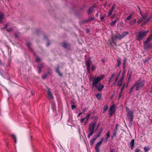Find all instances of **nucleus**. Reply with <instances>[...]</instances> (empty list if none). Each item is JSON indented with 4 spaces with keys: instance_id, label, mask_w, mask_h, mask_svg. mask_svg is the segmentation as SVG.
Listing matches in <instances>:
<instances>
[{
    "instance_id": "nucleus-61",
    "label": "nucleus",
    "mask_w": 152,
    "mask_h": 152,
    "mask_svg": "<svg viewBox=\"0 0 152 152\" xmlns=\"http://www.w3.org/2000/svg\"><path fill=\"white\" fill-rule=\"evenodd\" d=\"M38 72L39 73V74H40L41 73V69H40V68H38Z\"/></svg>"
},
{
    "instance_id": "nucleus-51",
    "label": "nucleus",
    "mask_w": 152,
    "mask_h": 152,
    "mask_svg": "<svg viewBox=\"0 0 152 152\" xmlns=\"http://www.w3.org/2000/svg\"><path fill=\"white\" fill-rule=\"evenodd\" d=\"M116 6V4H113L111 8L114 10L115 8V7Z\"/></svg>"
},
{
    "instance_id": "nucleus-10",
    "label": "nucleus",
    "mask_w": 152,
    "mask_h": 152,
    "mask_svg": "<svg viewBox=\"0 0 152 152\" xmlns=\"http://www.w3.org/2000/svg\"><path fill=\"white\" fill-rule=\"evenodd\" d=\"M124 77L123 75H122L121 77L119 80L118 81L117 83V86L119 87L121 86L122 83L124 82Z\"/></svg>"
},
{
    "instance_id": "nucleus-44",
    "label": "nucleus",
    "mask_w": 152,
    "mask_h": 152,
    "mask_svg": "<svg viewBox=\"0 0 152 152\" xmlns=\"http://www.w3.org/2000/svg\"><path fill=\"white\" fill-rule=\"evenodd\" d=\"M9 24V23H8L7 24L5 25V26L4 27L2 28L1 29H5V28H7V26H8Z\"/></svg>"
},
{
    "instance_id": "nucleus-1",
    "label": "nucleus",
    "mask_w": 152,
    "mask_h": 152,
    "mask_svg": "<svg viewBox=\"0 0 152 152\" xmlns=\"http://www.w3.org/2000/svg\"><path fill=\"white\" fill-rule=\"evenodd\" d=\"M145 82L144 80L141 78L136 81L134 84L135 90L137 91L141 90L144 86Z\"/></svg>"
},
{
    "instance_id": "nucleus-16",
    "label": "nucleus",
    "mask_w": 152,
    "mask_h": 152,
    "mask_svg": "<svg viewBox=\"0 0 152 152\" xmlns=\"http://www.w3.org/2000/svg\"><path fill=\"white\" fill-rule=\"evenodd\" d=\"M103 129L102 127L99 130V132L97 133L96 136V137H97V138L99 137L100 136V134L103 131Z\"/></svg>"
},
{
    "instance_id": "nucleus-15",
    "label": "nucleus",
    "mask_w": 152,
    "mask_h": 152,
    "mask_svg": "<svg viewBox=\"0 0 152 152\" xmlns=\"http://www.w3.org/2000/svg\"><path fill=\"white\" fill-rule=\"evenodd\" d=\"M95 18L94 17H91L89 18L87 20H84L83 21V23H88L89 22L92 21L93 20H94Z\"/></svg>"
},
{
    "instance_id": "nucleus-35",
    "label": "nucleus",
    "mask_w": 152,
    "mask_h": 152,
    "mask_svg": "<svg viewBox=\"0 0 152 152\" xmlns=\"http://www.w3.org/2000/svg\"><path fill=\"white\" fill-rule=\"evenodd\" d=\"M106 14H104L103 16L100 17V20L101 21H102L104 20V18L106 16Z\"/></svg>"
},
{
    "instance_id": "nucleus-45",
    "label": "nucleus",
    "mask_w": 152,
    "mask_h": 152,
    "mask_svg": "<svg viewBox=\"0 0 152 152\" xmlns=\"http://www.w3.org/2000/svg\"><path fill=\"white\" fill-rule=\"evenodd\" d=\"M147 23L145 21H144L142 24H141V26H143L145 25Z\"/></svg>"
},
{
    "instance_id": "nucleus-23",
    "label": "nucleus",
    "mask_w": 152,
    "mask_h": 152,
    "mask_svg": "<svg viewBox=\"0 0 152 152\" xmlns=\"http://www.w3.org/2000/svg\"><path fill=\"white\" fill-rule=\"evenodd\" d=\"M140 13L141 16L142 18L143 19H145L146 18L148 15V14L147 13H145L144 15H142L141 12H140Z\"/></svg>"
},
{
    "instance_id": "nucleus-19",
    "label": "nucleus",
    "mask_w": 152,
    "mask_h": 152,
    "mask_svg": "<svg viewBox=\"0 0 152 152\" xmlns=\"http://www.w3.org/2000/svg\"><path fill=\"white\" fill-rule=\"evenodd\" d=\"M152 38L150 37H149L143 43V45H145L148 43V42Z\"/></svg>"
},
{
    "instance_id": "nucleus-29",
    "label": "nucleus",
    "mask_w": 152,
    "mask_h": 152,
    "mask_svg": "<svg viewBox=\"0 0 152 152\" xmlns=\"http://www.w3.org/2000/svg\"><path fill=\"white\" fill-rule=\"evenodd\" d=\"M11 137L12 139L14 140L15 143H17V140L15 135L14 134H12L11 135Z\"/></svg>"
},
{
    "instance_id": "nucleus-9",
    "label": "nucleus",
    "mask_w": 152,
    "mask_h": 152,
    "mask_svg": "<svg viewBox=\"0 0 152 152\" xmlns=\"http://www.w3.org/2000/svg\"><path fill=\"white\" fill-rule=\"evenodd\" d=\"M48 90L47 91V94L48 96L49 99H50V101H51L53 99V97L52 96L51 92L50 91V89L48 88Z\"/></svg>"
},
{
    "instance_id": "nucleus-6",
    "label": "nucleus",
    "mask_w": 152,
    "mask_h": 152,
    "mask_svg": "<svg viewBox=\"0 0 152 152\" xmlns=\"http://www.w3.org/2000/svg\"><path fill=\"white\" fill-rule=\"evenodd\" d=\"M129 33L128 31H125L123 32L122 34L116 35L113 38V41L117 39L121 40L124 38L126 35L129 34Z\"/></svg>"
},
{
    "instance_id": "nucleus-30",
    "label": "nucleus",
    "mask_w": 152,
    "mask_h": 152,
    "mask_svg": "<svg viewBox=\"0 0 152 152\" xmlns=\"http://www.w3.org/2000/svg\"><path fill=\"white\" fill-rule=\"evenodd\" d=\"M4 17V14L2 13H1L0 14V22H2V20Z\"/></svg>"
},
{
    "instance_id": "nucleus-49",
    "label": "nucleus",
    "mask_w": 152,
    "mask_h": 152,
    "mask_svg": "<svg viewBox=\"0 0 152 152\" xmlns=\"http://www.w3.org/2000/svg\"><path fill=\"white\" fill-rule=\"evenodd\" d=\"M86 119V117H84V118H82L80 120V122L81 123H83L84 121Z\"/></svg>"
},
{
    "instance_id": "nucleus-50",
    "label": "nucleus",
    "mask_w": 152,
    "mask_h": 152,
    "mask_svg": "<svg viewBox=\"0 0 152 152\" xmlns=\"http://www.w3.org/2000/svg\"><path fill=\"white\" fill-rule=\"evenodd\" d=\"M125 85H124L122 86L121 88V90L120 92H122L124 88Z\"/></svg>"
},
{
    "instance_id": "nucleus-37",
    "label": "nucleus",
    "mask_w": 152,
    "mask_h": 152,
    "mask_svg": "<svg viewBox=\"0 0 152 152\" xmlns=\"http://www.w3.org/2000/svg\"><path fill=\"white\" fill-rule=\"evenodd\" d=\"M94 77H93L92 76H91L89 78V81L93 82V80H94Z\"/></svg>"
},
{
    "instance_id": "nucleus-42",
    "label": "nucleus",
    "mask_w": 152,
    "mask_h": 152,
    "mask_svg": "<svg viewBox=\"0 0 152 152\" xmlns=\"http://www.w3.org/2000/svg\"><path fill=\"white\" fill-rule=\"evenodd\" d=\"M118 77H117L115 79V80L114 82L113 83V85H114L115 84L117 81V80H118Z\"/></svg>"
},
{
    "instance_id": "nucleus-52",
    "label": "nucleus",
    "mask_w": 152,
    "mask_h": 152,
    "mask_svg": "<svg viewBox=\"0 0 152 152\" xmlns=\"http://www.w3.org/2000/svg\"><path fill=\"white\" fill-rule=\"evenodd\" d=\"M76 107V106L75 105H71V108L72 109H73L74 108H75Z\"/></svg>"
},
{
    "instance_id": "nucleus-26",
    "label": "nucleus",
    "mask_w": 152,
    "mask_h": 152,
    "mask_svg": "<svg viewBox=\"0 0 152 152\" xmlns=\"http://www.w3.org/2000/svg\"><path fill=\"white\" fill-rule=\"evenodd\" d=\"M45 66V64L43 63H41L39 64V65L38 66V68H40L42 69V68L43 67H44Z\"/></svg>"
},
{
    "instance_id": "nucleus-62",
    "label": "nucleus",
    "mask_w": 152,
    "mask_h": 152,
    "mask_svg": "<svg viewBox=\"0 0 152 152\" xmlns=\"http://www.w3.org/2000/svg\"><path fill=\"white\" fill-rule=\"evenodd\" d=\"M101 123L100 122H99V123H98L97 124V126H96V130L97 129L98 127L99 126L100 124Z\"/></svg>"
},
{
    "instance_id": "nucleus-32",
    "label": "nucleus",
    "mask_w": 152,
    "mask_h": 152,
    "mask_svg": "<svg viewBox=\"0 0 152 152\" xmlns=\"http://www.w3.org/2000/svg\"><path fill=\"white\" fill-rule=\"evenodd\" d=\"M136 22V19H134L130 22V24L131 25H133L134 24H135Z\"/></svg>"
},
{
    "instance_id": "nucleus-5",
    "label": "nucleus",
    "mask_w": 152,
    "mask_h": 152,
    "mask_svg": "<svg viewBox=\"0 0 152 152\" xmlns=\"http://www.w3.org/2000/svg\"><path fill=\"white\" fill-rule=\"evenodd\" d=\"M148 32V30L138 32L137 34V40L139 41L142 40L143 38L146 36Z\"/></svg>"
},
{
    "instance_id": "nucleus-31",
    "label": "nucleus",
    "mask_w": 152,
    "mask_h": 152,
    "mask_svg": "<svg viewBox=\"0 0 152 152\" xmlns=\"http://www.w3.org/2000/svg\"><path fill=\"white\" fill-rule=\"evenodd\" d=\"M150 149V147L149 146L147 147H145L144 148V149L145 152H148Z\"/></svg>"
},
{
    "instance_id": "nucleus-3",
    "label": "nucleus",
    "mask_w": 152,
    "mask_h": 152,
    "mask_svg": "<svg viewBox=\"0 0 152 152\" xmlns=\"http://www.w3.org/2000/svg\"><path fill=\"white\" fill-rule=\"evenodd\" d=\"M104 77V75H102L100 76H98L96 77H94V80H93L92 88L93 89L94 87L96 88L98 84H99V82Z\"/></svg>"
},
{
    "instance_id": "nucleus-12",
    "label": "nucleus",
    "mask_w": 152,
    "mask_h": 152,
    "mask_svg": "<svg viewBox=\"0 0 152 152\" xmlns=\"http://www.w3.org/2000/svg\"><path fill=\"white\" fill-rule=\"evenodd\" d=\"M104 86L103 85H101V83H99V86H97V88H96L97 91H101L102 89L104 88Z\"/></svg>"
},
{
    "instance_id": "nucleus-8",
    "label": "nucleus",
    "mask_w": 152,
    "mask_h": 152,
    "mask_svg": "<svg viewBox=\"0 0 152 152\" xmlns=\"http://www.w3.org/2000/svg\"><path fill=\"white\" fill-rule=\"evenodd\" d=\"M101 144V141H99L96 144L95 147V149L96 152H100V145Z\"/></svg>"
},
{
    "instance_id": "nucleus-2",
    "label": "nucleus",
    "mask_w": 152,
    "mask_h": 152,
    "mask_svg": "<svg viewBox=\"0 0 152 152\" xmlns=\"http://www.w3.org/2000/svg\"><path fill=\"white\" fill-rule=\"evenodd\" d=\"M126 110L127 111L126 117L129 120L130 124H132L134 117V111L132 110H130L127 107H126Z\"/></svg>"
},
{
    "instance_id": "nucleus-54",
    "label": "nucleus",
    "mask_w": 152,
    "mask_h": 152,
    "mask_svg": "<svg viewBox=\"0 0 152 152\" xmlns=\"http://www.w3.org/2000/svg\"><path fill=\"white\" fill-rule=\"evenodd\" d=\"M150 59H151V58H149L148 59H145L144 61V62H147Z\"/></svg>"
},
{
    "instance_id": "nucleus-39",
    "label": "nucleus",
    "mask_w": 152,
    "mask_h": 152,
    "mask_svg": "<svg viewBox=\"0 0 152 152\" xmlns=\"http://www.w3.org/2000/svg\"><path fill=\"white\" fill-rule=\"evenodd\" d=\"M118 124H116L115 125V128L114 130V131H117V129H118Z\"/></svg>"
},
{
    "instance_id": "nucleus-64",
    "label": "nucleus",
    "mask_w": 152,
    "mask_h": 152,
    "mask_svg": "<svg viewBox=\"0 0 152 152\" xmlns=\"http://www.w3.org/2000/svg\"><path fill=\"white\" fill-rule=\"evenodd\" d=\"M87 110V108L86 107L84 108L82 110V112L83 113L85 112Z\"/></svg>"
},
{
    "instance_id": "nucleus-33",
    "label": "nucleus",
    "mask_w": 152,
    "mask_h": 152,
    "mask_svg": "<svg viewBox=\"0 0 152 152\" xmlns=\"http://www.w3.org/2000/svg\"><path fill=\"white\" fill-rule=\"evenodd\" d=\"M108 108V106L107 105L105 106L104 108V110L103 111V113H104L107 110Z\"/></svg>"
},
{
    "instance_id": "nucleus-63",
    "label": "nucleus",
    "mask_w": 152,
    "mask_h": 152,
    "mask_svg": "<svg viewBox=\"0 0 152 152\" xmlns=\"http://www.w3.org/2000/svg\"><path fill=\"white\" fill-rule=\"evenodd\" d=\"M12 28H8L7 30L8 32H10L12 30Z\"/></svg>"
},
{
    "instance_id": "nucleus-43",
    "label": "nucleus",
    "mask_w": 152,
    "mask_h": 152,
    "mask_svg": "<svg viewBox=\"0 0 152 152\" xmlns=\"http://www.w3.org/2000/svg\"><path fill=\"white\" fill-rule=\"evenodd\" d=\"M115 75V73H113V74L111 75V76L109 78H110V80H112V79L114 77Z\"/></svg>"
},
{
    "instance_id": "nucleus-36",
    "label": "nucleus",
    "mask_w": 152,
    "mask_h": 152,
    "mask_svg": "<svg viewBox=\"0 0 152 152\" xmlns=\"http://www.w3.org/2000/svg\"><path fill=\"white\" fill-rule=\"evenodd\" d=\"M90 115H91V113H89L85 117L86 118V119H87V121H88V119L89 118V117H90Z\"/></svg>"
},
{
    "instance_id": "nucleus-48",
    "label": "nucleus",
    "mask_w": 152,
    "mask_h": 152,
    "mask_svg": "<svg viewBox=\"0 0 152 152\" xmlns=\"http://www.w3.org/2000/svg\"><path fill=\"white\" fill-rule=\"evenodd\" d=\"M40 60V58L38 57H37L36 58V60H35L36 61V62H39Z\"/></svg>"
},
{
    "instance_id": "nucleus-7",
    "label": "nucleus",
    "mask_w": 152,
    "mask_h": 152,
    "mask_svg": "<svg viewBox=\"0 0 152 152\" xmlns=\"http://www.w3.org/2000/svg\"><path fill=\"white\" fill-rule=\"evenodd\" d=\"M115 108L116 107L114 104L110 106L109 110V114L111 116L115 113Z\"/></svg>"
},
{
    "instance_id": "nucleus-55",
    "label": "nucleus",
    "mask_w": 152,
    "mask_h": 152,
    "mask_svg": "<svg viewBox=\"0 0 152 152\" xmlns=\"http://www.w3.org/2000/svg\"><path fill=\"white\" fill-rule=\"evenodd\" d=\"M126 64H124V63L123 64V69L124 70H125V67H126Z\"/></svg>"
},
{
    "instance_id": "nucleus-27",
    "label": "nucleus",
    "mask_w": 152,
    "mask_h": 152,
    "mask_svg": "<svg viewBox=\"0 0 152 152\" xmlns=\"http://www.w3.org/2000/svg\"><path fill=\"white\" fill-rule=\"evenodd\" d=\"M96 96L98 100H100L101 98L102 95L101 94L98 93L96 95Z\"/></svg>"
},
{
    "instance_id": "nucleus-28",
    "label": "nucleus",
    "mask_w": 152,
    "mask_h": 152,
    "mask_svg": "<svg viewBox=\"0 0 152 152\" xmlns=\"http://www.w3.org/2000/svg\"><path fill=\"white\" fill-rule=\"evenodd\" d=\"M132 15H131L128 16L126 18V19L125 20V22H127L128 21L130 20L132 18Z\"/></svg>"
},
{
    "instance_id": "nucleus-38",
    "label": "nucleus",
    "mask_w": 152,
    "mask_h": 152,
    "mask_svg": "<svg viewBox=\"0 0 152 152\" xmlns=\"http://www.w3.org/2000/svg\"><path fill=\"white\" fill-rule=\"evenodd\" d=\"M48 75V74L46 73L43 75L42 77V78L43 79H45Z\"/></svg>"
},
{
    "instance_id": "nucleus-34",
    "label": "nucleus",
    "mask_w": 152,
    "mask_h": 152,
    "mask_svg": "<svg viewBox=\"0 0 152 152\" xmlns=\"http://www.w3.org/2000/svg\"><path fill=\"white\" fill-rule=\"evenodd\" d=\"M93 10V8L92 7L89 8V9L88 11V14H90L91 13V12Z\"/></svg>"
},
{
    "instance_id": "nucleus-4",
    "label": "nucleus",
    "mask_w": 152,
    "mask_h": 152,
    "mask_svg": "<svg viewBox=\"0 0 152 152\" xmlns=\"http://www.w3.org/2000/svg\"><path fill=\"white\" fill-rule=\"evenodd\" d=\"M96 124V122H92L90 123L88 129V131L90 132L88 135L87 137L88 138H89L91 136L93 135Z\"/></svg>"
},
{
    "instance_id": "nucleus-57",
    "label": "nucleus",
    "mask_w": 152,
    "mask_h": 152,
    "mask_svg": "<svg viewBox=\"0 0 152 152\" xmlns=\"http://www.w3.org/2000/svg\"><path fill=\"white\" fill-rule=\"evenodd\" d=\"M122 92H120L119 93V99H120V98L121 97V96L122 95Z\"/></svg>"
},
{
    "instance_id": "nucleus-20",
    "label": "nucleus",
    "mask_w": 152,
    "mask_h": 152,
    "mask_svg": "<svg viewBox=\"0 0 152 152\" xmlns=\"http://www.w3.org/2000/svg\"><path fill=\"white\" fill-rule=\"evenodd\" d=\"M152 38L150 37H149L143 43V45H145L148 43V42Z\"/></svg>"
},
{
    "instance_id": "nucleus-58",
    "label": "nucleus",
    "mask_w": 152,
    "mask_h": 152,
    "mask_svg": "<svg viewBox=\"0 0 152 152\" xmlns=\"http://www.w3.org/2000/svg\"><path fill=\"white\" fill-rule=\"evenodd\" d=\"M87 71L89 72H90V67H86Z\"/></svg>"
},
{
    "instance_id": "nucleus-21",
    "label": "nucleus",
    "mask_w": 152,
    "mask_h": 152,
    "mask_svg": "<svg viewBox=\"0 0 152 152\" xmlns=\"http://www.w3.org/2000/svg\"><path fill=\"white\" fill-rule=\"evenodd\" d=\"M152 38L150 37H149L143 43V45H145L148 43V42Z\"/></svg>"
},
{
    "instance_id": "nucleus-22",
    "label": "nucleus",
    "mask_w": 152,
    "mask_h": 152,
    "mask_svg": "<svg viewBox=\"0 0 152 152\" xmlns=\"http://www.w3.org/2000/svg\"><path fill=\"white\" fill-rule=\"evenodd\" d=\"M118 19V18H117L115 19L113 21L110 23V26H113L115 24V23L117 22V21Z\"/></svg>"
},
{
    "instance_id": "nucleus-17",
    "label": "nucleus",
    "mask_w": 152,
    "mask_h": 152,
    "mask_svg": "<svg viewBox=\"0 0 152 152\" xmlns=\"http://www.w3.org/2000/svg\"><path fill=\"white\" fill-rule=\"evenodd\" d=\"M121 58H118L117 61V64L116 66V67H119L121 65Z\"/></svg>"
},
{
    "instance_id": "nucleus-24",
    "label": "nucleus",
    "mask_w": 152,
    "mask_h": 152,
    "mask_svg": "<svg viewBox=\"0 0 152 152\" xmlns=\"http://www.w3.org/2000/svg\"><path fill=\"white\" fill-rule=\"evenodd\" d=\"M91 61L90 59L87 60L86 61V67H90Z\"/></svg>"
},
{
    "instance_id": "nucleus-41",
    "label": "nucleus",
    "mask_w": 152,
    "mask_h": 152,
    "mask_svg": "<svg viewBox=\"0 0 152 152\" xmlns=\"http://www.w3.org/2000/svg\"><path fill=\"white\" fill-rule=\"evenodd\" d=\"M143 21V20H142V18H140L139 20L137 21V23L138 24H140L141 22Z\"/></svg>"
},
{
    "instance_id": "nucleus-13",
    "label": "nucleus",
    "mask_w": 152,
    "mask_h": 152,
    "mask_svg": "<svg viewBox=\"0 0 152 152\" xmlns=\"http://www.w3.org/2000/svg\"><path fill=\"white\" fill-rule=\"evenodd\" d=\"M97 138V137L94 136L93 138L91 139L90 143L91 145H93L94 141Z\"/></svg>"
},
{
    "instance_id": "nucleus-25",
    "label": "nucleus",
    "mask_w": 152,
    "mask_h": 152,
    "mask_svg": "<svg viewBox=\"0 0 152 152\" xmlns=\"http://www.w3.org/2000/svg\"><path fill=\"white\" fill-rule=\"evenodd\" d=\"M63 47L65 48H67L69 46V45L65 42H64L63 43Z\"/></svg>"
},
{
    "instance_id": "nucleus-18",
    "label": "nucleus",
    "mask_w": 152,
    "mask_h": 152,
    "mask_svg": "<svg viewBox=\"0 0 152 152\" xmlns=\"http://www.w3.org/2000/svg\"><path fill=\"white\" fill-rule=\"evenodd\" d=\"M59 66H58L56 69V71L58 74L61 77L62 76V74L59 71Z\"/></svg>"
},
{
    "instance_id": "nucleus-60",
    "label": "nucleus",
    "mask_w": 152,
    "mask_h": 152,
    "mask_svg": "<svg viewBox=\"0 0 152 152\" xmlns=\"http://www.w3.org/2000/svg\"><path fill=\"white\" fill-rule=\"evenodd\" d=\"M127 61V60L126 58H125L123 60V63L124 64H126V62Z\"/></svg>"
},
{
    "instance_id": "nucleus-40",
    "label": "nucleus",
    "mask_w": 152,
    "mask_h": 152,
    "mask_svg": "<svg viewBox=\"0 0 152 152\" xmlns=\"http://www.w3.org/2000/svg\"><path fill=\"white\" fill-rule=\"evenodd\" d=\"M110 137V131H109L107 132L106 134V137L109 138Z\"/></svg>"
},
{
    "instance_id": "nucleus-53",
    "label": "nucleus",
    "mask_w": 152,
    "mask_h": 152,
    "mask_svg": "<svg viewBox=\"0 0 152 152\" xmlns=\"http://www.w3.org/2000/svg\"><path fill=\"white\" fill-rule=\"evenodd\" d=\"M112 12H113L112 11L110 10L108 14V16H110L112 14Z\"/></svg>"
},
{
    "instance_id": "nucleus-11",
    "label": "nucleus",
    "mask_w": 152,
    "mask_h": 152,
    "mask_svg": "<svg viewBox=\"0 0 152 152\" xmlns=\"http://www.w3.org/2000/svg\"><path fill=\"white\" fill-rule=\"evenodd\" d=\"M132 70H129L128 72L127 75L128 77V81L127 82V85L126 86H127L128 84L129 83V82H130V80H131V77L132 76Z\"/></svg>"
},
{
    "instance_id": "nucleus-14",
    "label": "nucleus",
    "mask_w": 152,
    "mask_h": 152,
    "mask_svg": "<svg viewBox=\"0 0 152 152\" xmlns=\"http://www.w3.org/2000/svg\"><path fill=\"white\" fill-rule=\"evenodd\" d=\"M134 140V139H132L130 142L131 148L132 149L135 147Z\"/></svg>"
},
{
    "instance_id": "nucleus-56",
    "label": "nucleus",
    "mask_w": 152,
    "mask_h": 152,
    "mask_svg": "<svg viewBox=\"0 0 152 152\" xmlns=\"http://www.w3.org/2000/svg\"><path fill=\"white\" fill-rule=\"evenodd\" d=\"M140 150L138 148H136L135 149V152H140Z\"/></svg>"
},
{
    "instance_id": "nucleus-46",
    "label": "nucleus",
    "mask_w": 152,
    "mask_h": 152,
    "mask_svg": "<svg viewBox=\"0 0 152 152\" xmlns=\"http://www.w3.org/2000/svg\"><path fill=\"white\" fill-rule=\"evenodd\" d=\"M135 88V86H134V85L133 86L130 88V93L132 92L134 88Z\"/></svg>"
},
{
    "instance_id": "nucleus-47",
    "label": "nucleus",
    "mask_w": 152,
    "mask_h": 152,
    "mask_svg": "<svg viewBox=\"0 0 152 152\" xmlns=\"http://www.w3.org/2000/svg\"><path fill=\"white\" fill-rule=\"evenodd\" d=\"M96 68V66H95L93 65L91 68L92 71H93Z\"/></svg>"
},
{
    "instance_id": "nucleus-59",
    "label": "nucleus",
    "mask_w": 152,
    "mask_h": 152,
    "mask_svg": "<svg viewBox=\"0 0 152 152\" xmlns=\"http://www.w3.org/2000/svg\"><path fill=\"white\" fill-rule=\"evenodd\" d=\"M30 43H29V42H28V43H27V46H28V48H30Z\"/></svg>"
}]
</instances>
